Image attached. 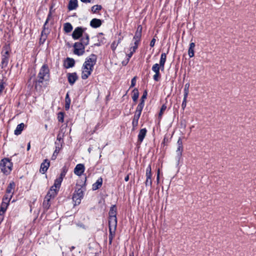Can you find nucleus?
I'll return each mask as SVG.
<instances>
[{
	"instance_id": "nucleus-42",
	"label": "nucleus",
	"mask_w": 256,
	"mask_h": 256,
	"mask_svg": "<svg viewBox=\"0 0 256 256\" xmlns=\"http://www.w3.org/2000/svg\"><path fill=\"white\" fill-rule=\"evenodd\" d=\"M8 206V204H6V203L4 202H2L1 206H0V210H2V211L4 210L6 212Z\"/></svg>"
},
{
	"instance_id": "nucleus-19",
	"label": "nucleus",
	"mask_w": 256,
	"mask_h": 256,
	"mask_svg": "<svg viewBox=\"0 0 256 256\" xmlns=\"http://www.w3.org/2000/svg\"><path fill=\"white\" fill-rule=\"evenodd\" d=\"M102 24V20L100 19L93 18L90 22V26L93 28H98Z\"/></svg>"
},
{
	"instance_id": "nucleus-10",
	"label": "nucleus",
	"mask_w": 256,
	"mask_h": 256,
	"mask_svg": "<svg viewBox=\"0 0 256 256\" xmlns=\"http://www.w3.org/2000/svg\"><path fill=\"white\" fill-rule=\"evenodd\" d=\"M84 28H82V27H77L74 30L72 34V37L74 40H78L80 37L84 38Z\"/></svg>"
},
{
	"instance_id": "nucleus-48",
	"label": "nucleus",
	"mask_w": 256,
	"mask_h": 256,
	"mask_svg": "<svg viewBox=\"0 0 256 256\" xmlns=\"http://www.w3.org/2000/svg\"><path fill=\"white\" fill-rule=\"evenodd\" d=\"M147 96V92L146 91H144L143 93V95L141 97L140 100L144 101V100L146 98Z\"/></svg>"
},
{
	"instance_id": "nucleus-9",
	"label": "nucleus",
	"mask_w": 256,
	"mask_h": 256,
	"mask_svg": "<svg viewBox=\"0 0 256 256\" xmlns=\"http://www.w3.org/2000/svg\"><path fill=\"white\" fill-rule=\"evenodd\" d=\"M108 214V222H114V223H117L116 207V205H112L110 207Z\"/></svg>"
},
{
	"instance_id": "nucleus-16",
	"label": "nucleus",
	"mask_w": 256,
	"mask_h": 256,
	"mask_svg": "<svg viewBox=\"0 0 256 256\" xmlns=\"http://www.w3.org/2000/svg\"><path fill=\"white\" fill-rule=\"evenodd\" d=\"M68 171V169L66 166L62 168V171L60 173V176L56 180V185L59 186L61 184L63 180V178L65 176Z\"/></svg>"
},
{
	"instance_id": "nucleus-49",
	"label": "nucleus",
	"mask_w": 256,
	"mask_h": 256,
	"mask_svg": "<svg viewBox=\"0 0 256 256\" xmlns=\"http://www.w3.org/2000/svg\"><path fill=\"white\" fill-rule=\"evenodd\" d=\"M10 201V198H4H4L2 199V202H4L6 203V204H8V205Z\"/></svg>"
},
{
	"instance_id": "nucleus-26",
	"label": "nucleus",
	"mask_w": 256,
	"mask_h": 256,
	"mask_svg": "<svg viewBox=\"0 0 256 256\" xmlns=\"http://www.w3.org/2000/svg\"><path fill=\"white\" fill-rule=\"evenodd\" d=\"M78 6V0H70L68 8L70 10H74L76 9Z\"/></svg>"
},
{
	"instance_id": "nucleus-51",
	"label": "nucleus",
	"mask_w": 256,
	"mask_h": 256,
	"mask_svg": "<svg viewBox=\"0 0 256 256\" xmlns=\"http://www.w3.org/2000/svg\"><path fill=\"white\" fill-rule=\"evenodd\" d=\"M134 54V53H132V52H130L129 53H128L127 54H126V56L128 57V58H127V62L129 61L130 59L131 58V57L132 56V54Z\"/></svg>"
},
{
	"instance_id": "nucleus-35",
	"label": "nucleus",
	"mask_w": 256,
	"mask_h": 256,
	"mask_svg": "<svg viewBox=\"0 0 256 256\" xmlns=\"http://www.w3.org/2000/svg\"><path fill=\"white\" fill-rule=\"evenodd\" d=\"M102 9V6L100 5H94L92 7V11L93 13H96Z\"/></svg>"
},
{
	"instance_id": "nucleus-11",
	"label": "nucleus",
	"mask_w": 256,
	"mask_h": 256,
	"mask_svg": "<svg viewBox=\"0 0 256 256\" xmlns=\"http://www.w3.org/2000/svg\"><path fill=\"white\" fill-rule=\"evenodd\" d=\"M146 180L145 182V184L146 186H152V168L151 166L149 164L146 169Z\"/></svg>"
},
{
	"instance_id": "nucleus-29",
	"label": "nucleus",
	"mask_w": 256,
	"mask_h": 256,
	"mask_svg": "<svg viewBox=\"0 0 256 256\" xmlns=\"http://www.w3.org/2000/svg\"><path fill=\"white\" fill-rule=\"evenodd\" d=\"M70 102H71V100H70V97L69 96V94L68 92L66 94V98H65V106H64V108H65L66 110H69Z\"/></svg>"
},
{
	"instance_id": "nucleus-46",
	"label": "nucleus",
	"mask_w": 256,
	"mask_h": 256,
	"mask_svg": "<svg viewBox=\"0 0 256 256\" xmlns=\"http://www.w3.org/2000/svg\"><path fill=\"white\" fill-rule=\"evenodd\" d=\"M4 86L2 82H0V96H1L4 90Z\"/></svg>"
},
{
	"instance_id": "nucleus-23",
	"label": "nucleus",
	"mask_w": 256,
	"mask_h": 256,
	"mask_svg": "<svg viewBox=\"0 0 256 256\" xmlns=\"http://www.w3.org/2000/svg\"><path fill=\"white\" fill-rule=\"evenodd\" d=\"M75 62L73 58H68L65 62V67L66 68H72L74 66Z\"/></svg>"
},
{
	"instance_id": "nucleus-7",
	"label": "nucleus",
	"mask_w": 256,
	"mask_h": 256,
	"mask_svg": "<svg viewBox=\"0 0 256 256\" xmlns=\"http://www.w3.org/2000/svg\"><path fill=\"white\" fill-rule=\"evenodd\" d=\"M178 148L176 150V160L177 165L179 164L180 160L182 158V152H183L182 142L180 138L177 142Z\"/></svg>"
},
{
	"instance_id": "nucleus-61",
	"label": "nucleus",
	"mask_w": 256,
	"mask_h": 256,
	"mask_svg": "<svg viewBox=\"0 0 256 256\" xmlns=\"http://www.w3.org/2000/svg\"><path fill=\"white\" fill-rule=\"evenodd\" d=\"M5 212H6L5 211H4V210L2 211V210H0V215L4 216V214L5 213Z\"/></svg>"
},
{
	"instance_id": "nucleus-39",
	"label": "nucleus",
	"mask_w": 256,
	"mask_h": 256,
	"mask_svg": "<svg viewBox=\"0 0 256 256\" xmlns=\"http://www.w3.org/2000/svg\"><path fill=\"white\" fill-rule=\"evenodd\" d=\"M58 118L59 122H64V113L62 112H60L58 114Z\"/></svg>"
},
{
	"instance_id": "nucleus-30",
	"label": "nucleus",
	"mask_w": 256,
	"mask_h": 256,
	"mask_svg": "<svg viewBox=\"0 0 256 256\" xmlns=\"http://www.w3.org/2000/svg\"><path fill=\"white\" fill-rule=\"evenodd\" d=\"M50 199H51V198H46V196H45V198H44V202H43V207H44V209L48 210L50 206Z\"/></svg>"
},
{
	"instance_id": "nucleus-3",
	"label": "nucleus",
	"mask_w": 256,
	"mask_h": 256,
	"mask_svg": "<svg viewBox=\"0 0 256 256\" xmlns=\"http://www.w3.org/2000/svg\"><path fill=\"white\" fill-rule=\"evenodd\" d=\"M10 52V44H6L3 46L1 53L2 62L0 66L2 68H6L8 66Z\"/></svg>"
},
{
	"instance_id": "nucleus-53",
	"label": "nucleus",
	"mask_w": 256,
	"mask_h": 256,
	"mask_svg": "<svg viewBox=\"0 0 256 256\" xmlns=\"http://www.w3.org/2000/svg\"><path fill=\"white\" fill-rule=\"evenodd\" d=\"M184 100H187V98L189 94V92H184Z\"/></svg>"
},
{
	"instance_id": "nucleus-17",
	"label": "nucleus",
	"mask_w": 256,
	"mask_h": 256,
	"mask_svg": "<svg viewBox=\"0 0 256 256\" xmlns=\"http://www.w3.org/2000/svg\"><path fill=\"white\" fill-rule=\"evenodd\" d=\"M117 223L108 222L109 227V236H114L116 234V229Z\"/></svg>"
},
{
	"instance_id": "nucleus-15",
	"label": "nucleus",
	"mask_w": 256,
	"mask_h": 256,
	"mask_svg": "<svg viewBox=\"0 0 256 256\" xmlns=\"http://www.w3.org/2000/svg\"><path fill=\"white\" fill-rule=\"evenodd\" d=\"M50 165V162L48 159H45L41 164L40 172L42 174H44L48 170Z\"/></svg>"
},
{
	"instance_id": "nucleus-22",
	"label": "nucleus",
	"mask_w": 256,
	"mask_h": 256,
	"mask_svg": "<svg viewBox=\"0 0 256 256\" xmlns=\"http://www.w3.org/2000/svg\"><path fill=\"white\" fill-rule=\"evenodd\" d=\"M141 114L134 112V115L132 122V126L134 128H136L138 125V120Z\"/></svg>"
},
{
	"instance_id": "nucleus-27",
	"label": "nucleus",
	"mask_w": 256,
	"mask_h": 256,
	"mask_svg": "<svg viewBox=\"0 0 256 256\" xmlns=\"http://www.w3.org/2000/svg\"><path fill=\"white\" fill-rule=\"evenodd\" d=\"M14 188H15L14 182H10L7 187V188L6 190V193L7 194H13L14 190Z\"/></svg>"
},
{
	"instance_id": "nucleus-50",
	"label": "nucleus",
	"mask_w": 256,
	"mask_h": 256,
	"mask_svg": "<svg viewBox=\"0 0 256 256\" xmlns=\"http://www.w3.org/2000/svg\"><path fill=\"white\" fill-rule=\"evenodd\" d=\"M156 40L154 38H153L150 42V46L151 47H153L154 46V44H155V43H156Z\"/></svg>"
},
{
	"instance_id": "nucleus-45",
	"label": "nucleus",
	"mask_w": 256,
	"mask_h": 256,
	"mask_svg": "<svg viewBox=\"0 0 256 256\" xmlns=\"http://www.w3.org/2000/svg\"><path fill=\"white\" fill-rule=\"evenodd\" d=\"M190 84L189 83H186L184 85V92H189V88H190Z\"/></svg>"
},
{
	"instance_id": "nucleus-58",
	"label": "nucleus",
	"mask_w": 256,
	"mask_h": 256,
	"mask_svg": "<svg viewBox=\"0 0 256 256\" xmlns=\"http://www.w3.org/2000/svg\"><path fill=\"white\" fill-rule=\"evenodd\" d=\"M83 2H91L92 0H80Z\"/></svg>"
},
{
	"instance_id": "nucleus-47",
	"label": "nucleus",
	"mask_w": 256,
	"mask_h": 256,
	"mask_svg": "<svg viewBox=\"0 0 256 256\" xmlns=\"http://www.w3.org/2000/svg\"><path fill=\"white\" fill-rule=\"evenodd\" d=\"M186 103H187V100H183V101H182V108L183 110H184V108H186Z\"/></svg>"
},
{
	"instance_id": "nucleus-24",
	"label": "nucleus",
	"mask_w": 256,
	"mask_h": 256,
	"mask_svg": "<svg viewBox=\"0 0 256 256\" xmlns=\"http://www.w3.org/2000/svg\"><path fill=\"white\" fill-rule=\"evenodd\" d=\"M25 127V124L24 123H21L18 124L14 130V134L18 136L20 134L22 131L24 130Z\"/></svg>"
},
{
	"instance_id": "nucleus-54",
	"label": "nucleus",
	"mask_w": 256,
	"mask_h": 256,
	"mask_svg": "<svg viewBox=\"0 0 256 256\" xmlns=\"http://www.w3.org/2000/svg\"><path fill=\"white\" fill-rule=\"evenodd\" d=\"M100 124H101L100 122H98L96 126L94 128V132L96 130H98L100 128Z\"/></svg>"
},
{
	"instance_id": "nucleus-34",
	"label": "nucleus",
	"mask_w": 256,
	"mask_h": 256,
	"mask_svg": "<svg viewBox=\"0 0 256 256\" xmlns=\"http://www.w3.org/2000/svg\"><path fill=\"white\" fill-rule=\"evenodd\" d=\"M139 44L134 42V44H131V46L129 48L130 52H132L134 53L138 48Z\"/></svg>"
},
{
	"instance_id": "nucleus-32",
	"label": "nucleus",
	"mask_w": 256,
	"mask_h": 256,
	"mask_svg": "<svg viewBox=\"0 0 256 256\" xmlns=\"http://www.w3.org/2000/svg\"><path fill=\"white\" fill-rule=\"evenodd\" d=\"M139 96V92L137 88H134L132 90V99L134 102H136Z\"/></svg>"
},
{
	"instance_id": "nucleus-60",
	"label": "nucleus",
	"mask_w": 256,
	"mask_h": 256,
	"mask_svg": "<svg viewBox=\"0 0 256 256\" xmlns=\"http://www.w3.org/2000/svg\"><path fill=\"white\" fill-rule=\"evenodd\" d=\"M30 142H29L28 144V146H27V150H30Z\"/></svg>"
},
{
	"instance_id": "nucleus-20",
	"label": "nucleus",
	"mask_w": 256,
	"mask_h": 256,
	"mask_svg": "<svg viewBox=\"0 0 256 256\" xmlns=\"http://www.w3.org/2000/svg\"><path fill=\"white\" fill-rule=\"evenodd\" d=\"M146 132L147 130L146 128H142L140 130V132L138 134V141L140 143H141L143 141L144 138L146 136Z\"/></svg>"
},
{
	"instance_id": "nucleus-18",
	"label": "nucleus",
	"mask_w": 256,
	"mask_h": 256,
	"mask_svg": "<svg viewBox=\"0 0 256 256\" xmlns=\"http://www.w3.org/2000/svg\"><path fill=\"white\" fill-rule=\"evenodd\" d=\"M56 148L54 154L52 156V160H54L56 159L58 154L62 146V144H58L57 142H55Z\"/></svg>"
},
{
	"instance_id": "nucleus-6",
	"label": "nucleus",
	"mask_w": 256,
	"mask_h": 256,
	"mask_svg": "<svg viewBox=\"0 0 256 256\" xmlns=\"http://www.w3.org/2000/svg\"><path fill=\"white\" fill-rule=\"evenodd\" d=\"M84 196V190L82 188H79L76 190L72 196V200L74 202V205L79 204L82 199Z\"/></svg>"
},
{
	"instance_id": "nucleus-8",
	"label": "nucleus",
	"mask_w": 256,
	"mask_h": 256,
	"mask_svg": "<svg viewBox=\"0 0 256 256\" xmlns=\"http://www.w3.org/2000/svg\"><path fill=\"white\" fill-rule=\"evenodd\" d=\"M61 184H60L58 186L57 185H56V180H54V184L52 186H51L50 190L47 193L46 196V198H54L55 197V196L57 194L58 192L60 187Z\"/></svg>"
},
{
	"instance_id": "nucleus-25",
	"label": "nucleus",
	"mask_w": 256,
	"mask_h": 256,
	"mask_svg": "<svg viewBox=\"0 0 256 256\" xmlns=\"http://www.w3.org/2000/svg\"><path fill=\"white\" fill-rule=\"evenodd\" d=\"M166 53H162L160 56V67L161 68L162 70L164 69V64L166 62Z\"/></svg>"
},
{
	"instance_id": "nucleus-43",
	"label": "nucleus",
	"mask_w": 256,
	"mask_h": 256,
	"mask_svg": "<svg viewBox=\"0 0 256 256\" xmlns=\"http://www.w3.org/2000/svg\"><path fill=\"white\" fill-rule=\"evenodd\" d=\"M136 84V77L133 78L131 80V84L130 88H132L135 86Z\"/></svg>"
},
{
	"instance_id": "nucleus-28",
	"label": "nucleus",
	"mask_w": 256,
	"mask_h": 256,
	"mask_svg": "<svg viewBox=\"0 0 256 256\" xmlns=\"http://www.w3.org/2000/svg\"><path fill=\"white\" fill-rule=\"evenodd\" d=\"M195 47V44L194 42H190V47L188 50V54L190 58H192L194 56V48Z\"/></svg>"
},
{
	"instance_id": "nucleus-44",
	"label": "nucleus",
	"mask_w": 256,
	"mask_h": 256,
	"mask_svg": "<svg viewBox=\"0 0 256 256\" xmlns=\"http://www.w3.org/2000/svg\"><path fill=\"white\" fill-rule=\"evenodd\" d=\"M143 108L139 106H138L135 112L141 114L142 110Z\"/></svg>"
},
{
	"instance_id": "nucleus-1",
	"label": "nucleus",
	"mask_w": 256,
	"mask_h": 256,
	"mask_svg": "<svg viewBox=\"0 0 256 256\" xmlns=\"http://www.w3.org/2000/svg\"><path fill=\"white\" fill-rule=\"evenodd\" d=\"M50 78V72L48 64H44L40 69L36 78L34 80L35 88H41L46 86L48 84Z\"/></svg>"
},
{
	"instance_id": "nucleus-63",
	"label": "nucleus",
	"mask_w": 256,
	"mask_h": 256,
	"mask_svg": "<svg viewBox=\"0 0 256 256\" xmlns=\"http://www.w3.org/2000/svg\"><path fill=\"white\" fill-rule=\"evenodd\" d=\"M114 238V236H108V240H113Z\"/></svg>"
},
{
	"instance_id": "nucleus-57",
	"label": "nucleus",
	"mask_w": 256,
	"mask_h": 256,
	"mask_svg": "<svg viewBox=\"0 0 256 256\" xmlns=\"http://www.w3.org/2000/svg\"><path fill=\"white\" fill-rule=\"evenodd\" d=\"M156 180L157 182H158L160 180V170H158L157 172V176H156Z\"/></svg>"
},
{
	"instance_id": "nucleus-13",
	"label": "nucleus",
	"mask_w": 256,
	"mask_h": 256,
	"mask_svg": "<svg viewBox=\"0 0 256 256\" xmlns=\"http://www.w3.org/2000/svg\"><path fill=\"white\" fill-rule=\"evenodd\" d=\"M67 78L68 82L71 86H72L78 79V76L76 72L67 74Z\"/></svg>"
},
{
	"instance_id": "nucleus-12",
	"label": "nucleus",
	"mask_w": 256,
	"mask_h": 256,
	"mask_svg": "<svg viewBox=\"0 0 256 256\" xmlns=\"http://www.w3.org/2000/svg\"><path fill=\"white\" fill-rule=\"evenodd\" d=\"M142 26L140 25L138 26L137 30L133 38V41L134 42L140 44L142 37Z\"/></svg>"
},
{
	"instance_id": "nucleus-4",
	"label": "nucleus",
	"mask_w": 256,
	"mask_h": 256,
	"mask_svg": "<svg viewBox=\"0 0 256 256\" xmlns=\"http://www.w3.org/2000/svg\"><path fill=\"white\" fill-rule=\"evenodd\" d=\"M13 164L8 158H4L0 160V168L2 172L5 175L9 174L12 168Z\"/></svg>"
},
{
	"instance_id": "nucleus-33",
	"label": "nucleus",
	"mask_w": 256,
	"mask_h": 256,
	"mask_svg": "<svg viewBox=\"0 0 256 256\" xmlns=\"http://www.w3.org/2000/svg\"><path fill=\"white\" fill-rule=\"evenodd\" d=\"M92 72L90 70H82V78L86 80L91 74Z\"/></svg>"
},
{
	"instance_id": "nucleus-41",
	"label": "nucleus",
	"mask_w": 256,
	"mask_h": 256,
	"mask_svg": "<svg viewBox=\"0 0 256 256\" xmlns=\"http://www.w3.org/2000/svg\"><path fill=\"white\" fill-rule=\"evenodd\" d=\"M160 72H155V74H154V76H153V78L155 81L158 82L160 79Z\"/></svg>"
},
{
	"instance_id": "nucleus-2",
	"label": "nucleus",
	"mask_w": 256,
	"mask_h": 256,
	"mask_svg": "<svg viewBox=\"0 0 256 256\" xmlns=\"http://www.w3.org/2000/svg\"><path fill=\"white\" fill-rule=\"evenodd\" d=\"M89 44V36L84 34L82 38L81 42H76L74 44V54L78 56H82L84 53L85 46Z\"/></svg>"
},
{
	"instance_id": "nucleus-31",
	"label": "nucleus",
	"mask_w": 256,
	"mask_h": 256,
	"mask_svg": "<svg viewBox=\"0 0 256 256\" xmlns=\"http://www.w3.org/2000/svg\"><path fill=\"white\" fill-rule=\"evenodd\" d=\"M64 30L66 33L70 32L72 30V26L70 22L64 24Z\"/></svg>"
},
{
	"instance_id": "nucleus-62",
	"label": "nucleus",
	"mask_w": 256,
	"mask_h": 256,
	"mask_svg": "<svg viewBox=\"0 0 256 256\" xmlns=\"http://www.w3.org/2000/svg\"><path fill=\"white\" fill-rule=\"evenodd\" d=\"M4 220V216L0 215V223L3 220Z\"/></svg>"
},
{
	"instance_id": "nucleus-40",
	"label": "nucleus",
	"mask_w": 256,
	"mask_h": 256,
	"mask_svg": "<svg viewBox=\"0 0 256 256\" xmlns=\"http://www.w3.org/2000/svg\"><path fill=\"white\" fill-rule=\"evenodd\" d=\"M166 106L165 104H163L162 106V107L160 108V112L158 114V116L160 118L162 117V115L163 114L164 112L166 110Z\"/></svg>"
},
{
	"instance_id": "nucleus-14",
	"label": "nucleus",
	"mask_w": 256,
	"mask_h": 256,
	"mask_svg": "<svg viewBox=\"0 0 256 256\" xmlns=\"http://www.w3.org/2000/svg\"><path fill=\"white\" fill-rule=\"evenodd\" d=\"M85 168L83 164H78L74 169V173L75 174L80 176L84 172Z\"/></svg>"
},
{
	"instance_id": "nucleus-52",
	"label": "nucleus",
	"mask_w": 256,
	"mask_h": 256,
	"mask_svg": "<svg viewBox=\"0 0 256 256\" xmlns=\"http://www.w3.org/2000/svg\"><path fill=\"white\" fill-rule=\"evenodd\" d=\"M50 17H51V12H50L49 14H48V18H46V20L44 24V28H45L46 24L48 22L49 19Z\"/></svg>"
},
{
	"instance_id": "nucleus-37",
	"label": "nucleus",
	"mask_w": 256,
	"mask_h": 256,
	"mask_svg": "<svg viewBox=\"0 0 256 256\" xmlns=\"http://www.w3.org/2000/svg\"><path fill=\"white\" fill-rule=\"evenodd\" d=\"M152 70L155 73L160 72V70L161 69V68L160 67V65H159L158 64H155L152 66Z\"/></svg>"
},
{
	"instance_id": "nucleus-55",
	"label": "nucleus",
	"mask_w": 256,
	"mask_h": 256,
	"mask_svg": "<svg viewBox=\"0 0 256 256\" xmlns=\"http://www.w3.org/2000/svg\"><path fill=\"white\" fill-rule=\"evenodd\" d=\"M12 194H7L6 193V194L4 196V198H10V200H11L12 198Z\"/></svg>"
},
{
	"instance_id": "nucleus-38",
	"label": "nucleus",
	"mask_w": 256,
	"mask_h": 256,
	"mask_svg": "<svg viewBox=\"0 0 256 256\" xmlns=\"http://www.w3.org/2000/svg\"><path fill=\"white\" fill-rule=\"evenodd\" d=\"M120 42V39H119L118 42H114L111 44V48L113 51H114L116 49L118 44Z\"/></svg>"
},
{
	"instance_id": "nucleus-59",
	"label": "nucleus",
	"mask_w": 256,
	"mask_h": 256,
	"mask_svg": "<svg viewBox=\"0 0 256 256\" xmlns=\"http://www.w3.org/2000/svg\"><path fill=\"white\" fill-rule=\"evenodd\" d=\"M124 180L126 182H128L129 180V174H128L124 178Z\"/></svg>"
},
{
	"instance_id": "nucleus-56",
	"label": "nucleus",
	"mask_w": 256,
	"mask_h": 256,
	"mask_svg": "<svg viewBox=\"0 0 256 256\" xmlns=\"http://www.w3.org/2000/svg\"><path fill=\"white\" fill-rule=\"evenodd\" d=\"M138 106H140L141 107H142L144 108V101L140 100V102L138 104Z\"/></svg>"
},
{
	"instance_id": "nucleus-64",
	"label": "nucleus",
	"mask_w": 256,
	"mask_h": 256,
	"mask_svg": "<svg viewBox=\"0 0 256 256\" xmlns=\"http://www.w3.org/2000/svg\"><path fill=\"white\" fill-rule=\"evenodd\" d=\"M74 248H75V247H74V246H72V247L70 248V251H72L73 250H74Z\"/></svg>"
},
{
	"instance_id": "nucleus-21",
	"label": "nucleus",
	"mask_w": 256,
	"mask_h": 256,
	"mask_svg": "<svg viewBox=\"0 0 256 256\" xmlns=\"http://www.w3.org/2000/svg\"><path fill=\"white\" fill-rule=\"evenodd\" d=\"M102 184V178L100 177L99 178L96 182H94L92 186V189L94 190H96L100 188Z\"/></svg>"
},
{
	"instance_id": "nucleus-5",
	"label": "nucleus",
	"mask_w": 256,
	"mask_h": 256,
	"mask_svg": "<svg viewBox=\"0 0 256 256\" xmlns=\"http://www.w3.org/2000/svg\"><path fill=\"white\" fill-rule=\"evenodd\" d=\"M96 56L94 54H91L86 58V61L83 64L82 70H90V72H92L94 66L96 64Z\"/></svg>"
},
{
	"instance_id": "nucleus-36",
	"label": "nucleus",
	"mask_w": 256,
	"mask_h": 256,
	"mask_svg": "<svg viewBox=\"0 0 256 256\" xmlns=\"http://www.w3.org/2000/svg\"><path fill=\"white\" fill-rule=\"evenodd\" d=\"M63 138H64V134L59 133L57 136L56 142L58 144H62V146L63 143Z\"/></svg>"
}]
</instances>
